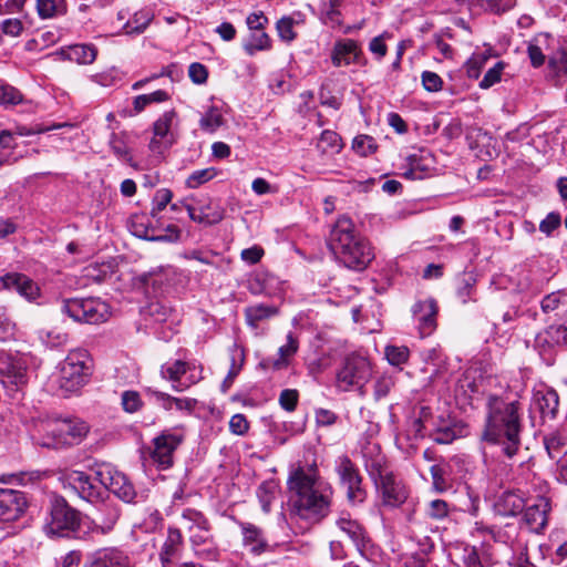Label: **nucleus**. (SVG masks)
Returning a JSON list of instances; mask_svg holds the SVG:
<instances>
[{"label": "nucleus", "instance_id": "680f3d73", "mask_svg": "<svg viewBox=\"0 0 567 567\" xmlns=\"http://www.w3.org/2000/svg\"><path fill=\"white\" fill-rule=\"evenodd\" d=\"M476 279L472 275H465L460 280V285L457 288V297L463 302L466 303L471 298L475 290Z\"/></svg>", "mask_w": 567, "mask_h": 567}, {"label": "nucleus", "instance_id": "0e129e2a", "mask_svg": "<svg viewBox=\"0 0 567 567\" xmlns=\"http://www.w3.org/2000/svg\"><path fill=\"white\" fill-rule=\"evenodd\" d=\"M394 384H395V381L391 375L383 374V375L379 377L375 380L374 386H373L374 398L377 400H381V399L385 398L390 393V391L392 390Z\"/></svg>", "mask_w": 567, "mask_h": 567}, {"label": "nucleus", "instance_id": "49530a36", "mask_svg": "<svg viewBox=\"0 0 567 567\" xmlns=\"http://www.w3.org/2000/svg\"><path fill=\"white\" fill-rule=\"evenodd\" d=\"M450 514V504L444 499H432L426 504L425 515L434 520H442Z\"/></svg>", "mask_w": 567, "mask_h": 567}, {"label": "nucleus", "instance_id": "f03ea898", "mask_svg": "<svg viewBox=\"0 0 567 567\" xmlns=\"http://www.w3.org/2000/svg\"><path fill=\"white\" fill-rule=\"evenodd\" d=\"M523 430L522 404L489 394L486 401V416L482 442L508 460L520 450Z\"/></svg>", "mask_w": 567, "mask_h": 567}, {"label": "nucleus", "instance_id": "c03bdc74", "mask_svg": "<svg viewBox=\"0 0 567 567\" xmlns=\"http://www.w3.org/2000/svg\"><path fill=\"white\" fill-rule=\"evenodd\" d=\"M271 47L270 38L264 30H254L249 43L245 45L248 54L252 55L256 51L268 50Z\"/></svg>", "mask_w": 567, "mask_h": 567}, {"label": "nucleus", "instance_id": "a19ab883", "mask_svg": "<svg viewBox=\"0 0 567 567\" xmlns=\"http://www.w3.org/2000/svg\"><path fill=\"white\" fill-rule=\"evenodd\" d=\"M109 145L113 154L125 163H128L131 166H134L133 158L131 155V150L127 146L124 137L113 133L110 137Z\"/></svg>", "mask_w": 567, "mask_h": 567}, {"label": "nucleus", "instance_id": "bb28decb", "mask_svg": "<svg viewBox=\"0 0 567 567\" xmlns=\"http://www.w3.org/2000/svg\"><path fill=\"white\" fill-rule=\"evenodd\" d=\"M525 507L526 497L519 489L504 491L494 503L495 512L505 517L517 516Z\"/></svg>", "mask_w": 567, "mask_h": 567}, {"label": "nucleus", "instance_id": "ddd939ff", "mask_svg": "<svg viewBox=\"0 0 567 567\" xmlns=\"http://www.w3.org/2000/svg\"><path fill=\"white\" fill-rule=\"evenodd\" d=\"M181 518L189 534V540L193 547L212 543L214 539L212 525L204 513L196 508L185 507L181 512Z\"/></svg>", "mask_w": 567, "mask_h": 567}, {"label": "nucleus", "instance_id": "4c0bfd02", "mask_svg": "<svg viewBox=\"0 0 567 567\" xmlns=\"http://www.w3.org/2000/svg\"><path fill=\"white\" fill-rule=\"evenodd\" d=\"M342 141L338 133L324 130L317 143V148L321 154H338L342 150Z\"/></svg>", "mask_w": 567, "mask_h": 567}, {"label": "nucleus", "instance_id": "2f4dec72", "mask_svg": "<svg viewBox=\"0 0 567 567\" xmlns=\"http://www.w3.org/2000/svg\"><path fill=\"white\" fill-rule=\"evenodd\" d=\"M360 54L358 43L352 39L339 40L334 43L331 61L337 68L357 62Z\"/></svg>", "mask_w": 567, "mask_h": 567}, {"label": "nucleus", "instance_id": "774afa93", "mask_svg": "<svg viewBox=\"0 0 567 567\" xmlns=\"http://www.w3.org/2000/svg\"><path fill=\"white\" fill-rule=\"evenodd\" d=\"M549 342L557 346H567V324L550 326L546 330Z\"/></svg>", "mask_w": 567, "mask_h": 567}, {"label": "nucleus", "instance_id": "dca6fc26", "mask_svg": "<svg viewBox=\"0 0 567 567\" xmlns=\"http://www.w3.org/2000/svg\"><path fill=\"white\" fill-rule=\"evenodd\" d=\"M183 434L164 431L153 440L152 460L162 468H168L173 465V454L183 442Z\"/></svg>", "mask_w": 567, "mask_h": 567}, {"label": "nucleus", "instance_id": "c85d7f7f", "mask_svg": "<svg viewBox=\"0 0 567 567\" xmlns=\"http://www.w3.org/2000/svg\"><path fill=\"white\" fill-rule=\"evenodd\" d=\"M1 282L6 289L14 290L28 300H34L40 295L38 285L23 274H6L1 277Z\"/></svg>", "mask_w": 567, "mask_h": 567}, {"label": "nucleus", "instance_id": "a211bd4d", "mask_svg": "<svg viewBox=\"0 0 567 567\" xmlns=\"http://www.w3.org/2000/svg\"><path fill=\"white\" fill-rule=\"evenodd\" d=\"M84 567H134L131 556L118 547H104L93 551Z\"/></svg>", "mask_w": 567, "mask_h": 567}, {"label": "nucleus", "instance_id": "c9c22d12", "mask_svg": "<svg viewBox=\"0 0 567 567\" xmlns=\"http://www.w3.org/2000/svg\"><path fill=\"white\" fill-rule=\"evenodd\" d=\"M534 403L543 417L553 419L555 417L559 406V398L557 392L553 389L537 391L534 394Z\"/></svg>", "mask_w": 567, "mask_h": 567}, {"label": "nucleus", "instance_id": "393cba45", "mask_svg": "<svg viewBox=\"0 0 567 567\" xmlns=\"http://www.w3.org/2000/svg\"><path fill=\"white\" fill-rule=\"evenodd\" d=\"M523 520L534 533H542L548 524V514L550 511V501L547 497L539 496L536 502L524 508Z\"/></svg>", "mask_w": 567, "mask_h": 567}, {"label": "nucleus", "instance_id": "a18cd8bd", "mask_svg": "<svg viewBox=\"0 0 567 567\" xmlns=\"http://www.w3.org/2000/svg\"><path fill=\"white\" fill-rule=\"evenodd\" d=\"M153 19L150 11L135 12L133 19L128 20L125 24L126 33H142Z\"/></svg>", "mask_w": 567, "mask_h": 567}, {"label": "nucleus", "instance_id": "4be33fe9", "mask_svg": "<svg viewBox=\"0 0 567 567\" xmlns=\"http://www.w3.org/2000/svg\"><path fill=\"white\" fill-rule=\"evenodd\" d=\"M183 543L184 539L181 530L176 527H168L167 537L159 551L162 567H196L194 563L178 564L174 560L179 555Z\"/></svg>", "mask_w": 567, "mask_h": 567}, {"label": "nucleus", "instance_id": "412c9836", "mask_svg": "<svg viewBox=\"0 0 567 567\" xmlns=\"http://www.w3.org/2000/svg\"><path fill=\"white\" fill-rule=\"evenodd\" d=\"M66 480L81 498L91 503L100 499L104 487L95 478V475L91 476L82 471H72L68 474Z\"/></svg>", "mask_w": 567, "mask_h": 567}, {"label": "nucleus", "instance_id": "09e8293b", "mask_svg": "<svg viewBox=\"0 0 567 567\" xmlns=\"http://www.w3.org/2000/svg\"><path fill=\"white\" fill-rule=\"evenodd\" d=\"M202 130L213 133L223 125V115L217 107H209L199 121Z\"/></svg>", "mask_w": 567, "mask_h": 567}, {"label": "nucleus", "instance_id": "6ab92c4d", "mask_svg": "<svg viewBox=\"0 0 567 567\" xmlns=\"http://www.w3.org/2000/svg\"><path fill=\"white\" fill-rule=\"evenodd\" d=\"M412 315L422 337L430 336L436 328L437 302L433 298L417 300L412 306Z\"/></svg>", "mask_w": 567, "mask_h": 567}, {"label": "nucleus", "instance_id": "72a5a7b5", "mask_svg": "<svg viewBox=\"0 0 567 567\" xmlns=\"http://www.w3.org/2000/svg\"><path fill=\"white\" fill-rule=\"evenodd\" d=\"M486 532L491 534L496 543L507 545L513 550L525 549V544L519 540V528L515 524H505L502 527H488Z\"/></svg>", "mask_w": 567, "mask_h": 567}, {"label": "nucleus", "instance_id": "79ce46f5", "mask_svg": "<svg viewBox=\"0 0 567 567\" xmlns=\"http://www.w3.org/2000/svg\"><path fill=\"white\" fill-rule=\"evenodd\" d=\"M186 209L189 218L198 224L213 225L223 219V214L220 210H214L208 213L204 207H202L198 212L195 207L190 205H186Z\"/></svg>", "mask_w": 567, "mask_h": 567}, {"label": "nucleus", "instance_id": "3c124183", "mask_svg": "<svg viewBox=\"0 0 567 567\" xmlns=\"http://www.w3.org/2000/svg\"><path fill=\"white\" fill-rule=\"evenodd\" d=\"M22 93L12 85L0 83V105L13 106L22 103Z\"/></svg>", "mask_w": 567, "mask_h": 567}, {"label": "nucleus", "instance_id": "f8f14e48", "mask_svg": "<svg viewBox=\"0 0 567 567\" xmlns=\"http://www.w3.org/2000/svg\"><path fill=\"white\" fill-rule=\"evenodd\" d=\"M89 426L81 420H62L52 424L43 445L61 449L80 443L87 434Z\"/></svg>", "mask_w": 567, "mask_h": 567}, {"label": "nucleus", "instance_id": "e2e57ef3", "mask_svg": "<svg viewBox=\"0 0 567 567\" xmlns=\"http://www.w3.org/2000/svg\"><path fill=\"white\" fill-rule=\"evenodd\" d=\"M16 323L7 313L4 308H0V341H7L14 337Z\"/></svg>", "mask_w": 567, "mask_h": 567}, {"label": "nucleus", "instance_id": "1a4fd4ad", "mask_svg": "<svg viewBox=\"0 0 567 567\" xmlns=\"http://www.w3.org/2000/svg\"><path fill=\"white\" fill-rule=\"evenodd\" d=\"M161 377L172 383V389L183 392L203 380V368L183 360L166 362L161 367Z\"/></svg>", "mask_w": 567, "mask_h": 567}, {"label": "nucleus", "instance_id": "473e14b6", "mask_svg": "<svg viewBox=\"0 0 567 567\" xmlns=\"http://www.w3.org/2000/svg\"><path fill=\"white\" fill-rule=\"evenodd\" d=\"M336 524L353 542L359 550L365 548L369 538L364 527L358 520L352 519L348 514H342Z\"/></svg>", "mask_w": 567, "mask_h": 567}, {"label": "nucleus", "instance_id": "58836bf2", "mask_svg": "<svg viewBox=\"0 0 567 567\" xmlns=\"http://www.w3.org/2000/svg\"><path fill=\"white\" fill-rule=\"evenodd\" d=\"M542 310L545 313L567 311V293L565 291H556L547 295L542 300Z\"/></svg>", "mask_w": 567, "mask_h": 567}, {"label": "nucleus", "instance_id": "9b49d317", "mask_svg": "<svg viewBox=\"0 0 567 567\" xmlns=\"http://www.w3.org/2000/svg\"><path fill=\"white\" fill-rule=\"evenodd\" d=\"M372 373L369 360L361 355H350L337 373V386L341 391L362 388Z\"/></svg>", "mask_w": 567, "mask_h": 567}, {"label": "nucleus", "instance_id": "ea45409f", "mask_svg": "<svg viewBox=\"0 0 567 567\" xmlns=\"http://www.w3.org/2000/svg\"><path fill=\"white\" fill-rule=\"evenodd\" d=\"M169 99V94L164 90H157L148 94H141L133 100V114L141 113L152 103H162Z\"/></svg>", "mask_w": 567, "mask_h": 567}, {"label": "nucleus", "instance_id": "6e6d98bb", "mask_svg": "<svg viewBox=\"0 0 567 567\" xmlns=\"http://www.w3.org/2000/svg\"><path fill=\"white\" fill-rule=\"evenodd\" d=\"M217 175V171L214 167L194 171L186 179V186L188 188H197L200 185L209 182Z\"/></svg>", "mask_w": 567, "mask_h": 567}, {"label": "nucleus", "instance_id": "de8ad7c7", "mask_svg": "<svg viewBox=\"0 0 567 567\" xmlns=\"http://www.w3.org/2000/svg\"><path fill=\"white\" fill-rule=\"evenodd\" d=\"M277 485L275 482H264L257 491V496L259 498V502L261 504V508L265 513H268L271 507V503L276 497L277 494Z\"/></svg>", "mask_w": 567, "mask_h": 567}, {"label": "nucleus", "instance_id": "5701e85b", "mask_svg": "<svg viewBox=\"0 0 567 567\" xmlns=\"http://www.w3.org/2000/svg\"><path fill=\"white\" fill-rule=\"evenodd\" d=\"M432 164L433 159L430 152L419 150L405 158V163L401 167V176L409 181L423 179L429 175Z\"/></svg>", "mask_w": 567, "mask_h": 567}, {"label": "nucleus", "instance_id": "7ed1b4c3", "mask_svg": "<svg viewBox=\"0 0 567 567\" xmlns=\"http://www.w3.org/2000/svg\"><path fill=\"white\" fill-rule=\"evenodd\" d=\"M328 245L347 268L361 271L374 259L370 243L357 230L351 218L341 216L332 226Z\"/></svg>", "mask_w": 567, "mask_h": 567}, {"label": "nucleus", "instance_id": "cd10ccee", "mask_svg": "<svg viewBox=\"0 0 567 567\" xmlns=\"http://www.w3.org/2000/svg\"><path fill=\"white\" fill-rule=\"evenodd\" d=\"M238 525L241 530L243 546L249 553L259 556L269 550V544L260 527L248 522H239Z\"/></svg>", "mask_w": 567, "mask_h": 567}, {"label": "nucleus", "instance_id": "8fccbe9b", "mask_svg": "<svg viewBox=\"0 0 567 567\" xmlns=\"http://www.w3.org/2000/svg\"><path fill=\"white\" fill-rule=\"evenodd\" d=\"M340 2H324L321 9V21L332 28L341 24Z\"/></svg>", "mask_w": 567, "mask_h": 567}, {"label": "nucleus", "instance_id": "864d4df0", "mask_svg": "<svg viewBox=\"0 0 567 567\" xmlns=\"http://www.w3.org/2000/svg\"><path fill=\"white\" fill-rule=\"evenodd\" d=\"M35 8L42 19H49L66 12V2H35Z\"/></svg>", "mask_w": 567, "mask_h": 567}, {"label": "nucleus", "instance_id": "aec40b11", "mask_svg": "<svg viewBox=\"0 0 567 567\" xmlns=\"http://www.w3.org/2000/svg\"><path fill=\"white\" fill-rule=\"evenodd\" d=\"M27 508V498L23 492L0 488V520L13 522L18 519Z\"/></svg>", "mask_w": 567, "mask_h": 567}, {"label": "nucleus", "instance_id": "f3484780", "mask_svg": "<svg viewBox=\"0 0 567 567\" xmlns=\"http://www.w3.org/2000/svg\"><path fill=\"white\" fill-rule=\"evenodd\" d=\"M381 492L382 503L388 507H399L409 497V489L405 484L399 480L392 472L373 482Z\"/></svg>", "mask_w": 567, "mask_h": 567}, {"label": "nucleus", "instance_id": "39448f33", "mask_svg": "<svg viewBox=\"0 0 567 567\" xmlns=\"http://www.w3.org/2000/svg\"><path fill=\"white\" fill-rule=\"evenodd\" d=\"M61 311L79 323L99 324L111 317L110 306L96 297L64 299Z\"/></svg>", "mask_w": 567, "mask_h": 567}, {"label": "nucleus", "instance_id": "e433bc0d", "mask_svg": "<svg viewBox=\"0 0 567 567\" xmlns=\"http://www.w3.org/2000/svg\"><path fill=\"white\" fill-rule=\"evenodd\" d=\"M244 313L247 324L256 329L261 321L275 317L278 313V308L260 303L247 307Z\"/></svg>", "mask_w": 567, "mask_h": 567}, {"label": "nucleus", "instance_id": "2eb2a0df", "mask_svg": "<svg viewBox=\"0 0 567 567\" xmlns=\"http://www.w3.org/2000/svg\"><path fill=\"white\" fill-rule=\"evenodd\" d=\"M360 453L364 470L372 482L380 481L383 475L391 472L388 460L378 443L367 440L361 444Z\"/></svg>", "mask_w": 567, "mask_h": 567}, {"label": "nucleus", "instance_id": "f704fd0d", "mask_svg": "<svg viewBox=\"0 0 567 567\" xmlns=\"http://www.w3.org/2000/svg\"><path fill=\"white\" fill-rule=\"evenodd\" d=\"M59 54L64 59L79 64H91L95 61L97 50L92 44H73L62 48Z\"/></svg>", "mask_w": 567, "mask_h": 567}, {"label": "nucleus", "instance_id": "4d7b16f0", "mask_svg": "<svg viewBox=\"0 0 567 567\" xmlns=\"http://www.w3.org/2000/svg\"><path fill=\"white\" fill-rule=\"evenodd\" d=\"M121 404L127 413H135L143 408L141 394L134 390H126L122 393Z\"/></svg>", "mask_w": 567, "mask_h": 567}, {"label": "nucleus", "instance_id": "a878e982", "mask_svg": "<svg viewBox=\"0 0 567 567\" xmlns=\"http://www.w3.org/2000/svg\"><path fill=\"white\" fill-rule=\"evenodd\" d=\"M461 458L452 457L450 461H441L430 468L433 489L437 493H444L452 488L453 481L456 478L453 472L455 465H460Z\"/></svg>", "mask_w": 567, "mask_h": 567}, {"label": "nucleus", "instance_id": "052dcab7", "mask_svg": "<svg viewBox=\"0 0 567 567\" xmlns=\"http://www.w3.org/2000/svg\"><path fill=\"white\" fill-rule=\"evenodd\" d=\"M173 198V193L168 188H161L156 190L153 197V207L151 215L157 217L158 214L166 208Z\"/></svg>", "mask_w": 567, "mask_h": 567}, {"label": "nucleus", "instance_id": "0eeeda50", "mask_svg": "<svg viewBox=\"0 0 567 567\" xmlns=\"http://www.w3.org/2000/svg\"><path fill=\"white\" fill-rule=\"evenodd\" d=\"M80 513L71 507L62 497L51 503L50 519L47 524L48 534L60 537L72 536L80 527Z\"/></svg>", "mask_w": 567, "mask_h": 567}, {"label": "nucleus", "instance_id": "20e7f679", "mask_svg": "<svg viewBox=\"0 0 567 567\" xmlns=\"http://www.w3.org/2000/svg\"><path fill=\"white\" fill-rule=\"evenodd\" d=\"M90 354L84 349H74L60 363L59 386L65 393L79 391L90 380Z\"/></svg>", "mask_w": 567, "mask_h": 567}, {"label": "nucleus", "instance_id": "bf43d9fd", "mask_svg": "<svg viewBox=\"0 0 567 567\" xmlns=\"http://www.w3.org/2000/svg\"><path fill=\"white\" fill-rule=\"evenodd\" d=\"M546 37L540 35L534 39L528 44L527 53L530 60V63L534 68H539L545 63V54L543 53V50L540 48V42H545Z\"/></svg>", "mask_w": 567, "mask_h": 567}, {"label": "nucleus", "instance_id": "603ef678", "mask_svg": "<svg viewBox=\"0 0 567 567\" xmlns=\"http://www.w3.org/2000/svg\"><path fill=\"white\" fill-rule=\"evenodd\" d=\"M385 358L391 365L400 367L404 364L410 355V350L405 346H388L384 350Z\"/></svg>", "mask_w": 567, "mask_h": 567}, {"label": "nucleus", "instance_id": "37998d69", "mask_svg": "<svg viewBox=\"0 0 567 567\" xmlns=\"http://www.w3.org/2000/svg\"><path fill=\"white\" fill-rule=\"evenodd\" d=\"M143 313L155 322H166L172 317L173 311L161 301H152L145 307Z\"/></svg>", "mask_w": 567, "mask_h": 567}, {"label": "nucleus", "instance_id": "423d86ee", "mask_svg": "<svg viewBox=\"0 0 567 567\" xmlns=\"http://www.w3.org/2000/svg\"><path fill=\"white\" fill-rule=\"evenodd\" d=\"M334 471L340 485L347 489V499L351 505L362 504L367 498V491L363 486V477L354 462L342 454L334 461Z\"/></svg>", "mask_w": 567, "mask_h": 567}, {"label": "nucleus", "instance_id": "6e6552de", "mask_svg": "<svg viewBox=\"0 0 567 567\" xmlns=\"http://www.w3.org/2000/svg\"><path fill=\"white\" fill-rule=\"evenodd\" d=\"M27 360L18 354L0 352V381L13 398L28 382Z\"/></svg>", "mask_w": 567, "mask_h": 567}, {"label": "nucleus", "instance_id": "338daca9", "mask_svg": "<svg viewBox=\"0 0 567 567\" xmlns=\"http://www.w3.org/2000/svg\"><path fill=\"white\" fill-rule=\"evenodd\" d=\"M146 393L153 399L154 403L165 411H172L174 409V396L168 393L147 388Z\"/></svg>", "mask_w": 567, "mask_h": 567}, {"label": "nucleus", "instance_id": "4468645a", "mask_svg": "<svg viewBox=\"0 0 567 567\" xmlns=\"http://www.w3.org/2000/svg\"><path fill=\"white\" fill-rule=\"evenodd\" d=\"M177 122L175 110L165 111L153 124V138L150 142V150L154 155L162 157L164 153L175 143L173 126Z\"/></svg>", "mask_w": 567, "mask_h": 567}, {"label": "nucleus", "instance_id": "7c9ffc66", "mask_svg": "<svg viewBox=\"0 0 567 567\" xmlns=\"http://www.w3.org/2000/svg\"><path fill=\"white\" fill-rule=\"evenodd\" d=\"M286 339V344L278 349V358H267L260 362L264 369L281 370L289 364V359L293 357L299 349V341L292 332H289Z\"/></svg>", "mask_w": 567, "mask_h": 567}, {"label": "nucleus", "instance_id": "9d476101", "mask_svg": "<svg viewBox=\"0 0 567 567\" xmlns=\"http://www.w3.org/2000/svg\"><path fill=\"white\" fill-rule=\"evenodd\" d=\"M95 478L107 491L125 503H133L136 491L125 474L117 471L111 464H99L95 467Z\"/></svg>", "mask_w": 567, "mask_h": 567}, {"label": "nucleus", "instance_id": "69168bd1", "mask_svg": "<svg viewBox=\"0 0 567 567\" xmlns=\"http://www.w3.org/2000/svg\"><path fill=\"white\" fill-rule=\"evenodd\" d=\"M549 68L557 74L567 72V51L565 49H558L555 51L548 60Z\"/></svg>", "mask_w": 567, "mask_h": 567}, {"label": "nucleus", "instance_id": "c756f323", "mask_svg": "<svg viewBox=\"0 0 567 567\" xmlns=\"http://www.w3.org/2000/svg\"><path fill=\"white\" fill-rule=\"evenodd\" d=\"M120 509L117 506L113 504H103L96 514V516L92 519V532L101 535H106L111 533L118 518H120Z\"/></svg>", "mask_w": 567, "mask_h": 567}, {"label": "nucleus", "instance_id": "13d9d810", "mask_svg": "<svg viewBox=\"0 0 567 567\" xmlns=\"http://www.w3.org/2000/svg\"><path fill=\"white\" fill-rule=\"evenodd\" d=\"M544 445L547 451L548 456L551 460L558 458L563 446L565 445V440L557 432H551L544 436Z\"/></svg>", "mask_w": 567, "mask_h": 567}, {"label": "nucleus", "instance_id": "5fc2aeb1", "mask_svg": "<svg viewBox=\"0 0 567 567\" xmlns=\"http://www.w3.org/2000/svg\"><path fill=\"white\" fill-rule=\"evenodd\" d=\"M352 148L360 156H369L377 151L378 145L372 136L358 135L352 142Z\"/></svg>", "mask_w": 567, "mask_h": 567}, {"label": "nucleus", "instance_id": "b1692460", "mask_svg": "<svg viewBox=\"0 0 567 567\" xmlns=\"http://www.w3.org/2000/svg\"><path fill=\"white\" fill-rule=\"evenodd\" d=\"M128 228L134 236L151 241L176 240L179 237L178 228L173 225L167 227V230L172 234L169 237L155 235L154 228L151 227L150 217L145 214L133 215L130 218Z\"/></svg>", "mask_w": 567, "mask_h": 567}, {"label": "nucleus", "instance_id": "f257e3e1", "mask_svg": "<svg viewBox=\"0 0 567 567\" xmlns=\"http://www.w3.org/2000/svg\"><path fill=\"white\" fill-rule=\"evenodd\" d=\"M292 507L297 516L319 523L330 513L333 487L319 473L316 462L292 468L287 480Z\"/></svg>", "mask_w": 567, "mask_h": 567}]
</instances>
